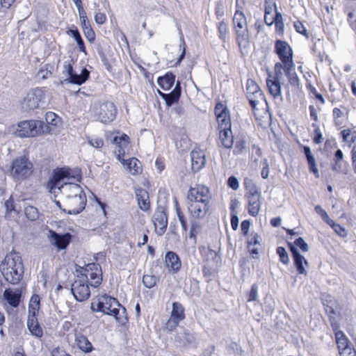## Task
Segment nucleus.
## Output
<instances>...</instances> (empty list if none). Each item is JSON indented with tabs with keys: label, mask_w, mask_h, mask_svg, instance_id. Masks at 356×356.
Listing matches in <instances>:
<instances>
[{
	"label": "nucleus",
	"mask_w": 356,
	"mask_h": 356,
	"mask_svg": "<svg viewBox=\"0 0 356 356\" xmlns=\"http://www.w3.org/2000/svg\"><path fill=\"white\" fill-rule=\"evenodd\" d=\"M250 227V222L248 220H244L241 223V233L243 236H247Z\"/></svg>",
	"instance_id": "nucleus-60"
},
{
	"label": "nucleus",
	"mask_w": 356,
	"mask_h": 356,
	"mask_svg": "<svg viewBox=\"0 0 356 356\" xmlns=\"http://www.w3.org/2000/svg\"><path fill=\"white\" fill-rule=\"evenodd\" d=\"M170 316L165 323V328L168 331H173L185 319V309L179 302H174L172 305Z\"/></svg>",
	"instance_id": "nucleus-13"
},
{
	"label": "nucleus",
	"mask_w": 356,
	"mask_h": 356,
	"mask_svg": "<svg viewBox=\"0 0 356 356\" xmlns=\"http://www.w3.org/2000/svg\"><path fill=\"white\" fill-rule=\"evenodd\" d=\"M65 186L68 188L70 191L74 193V195L72 197H69L67 200V204L70 208L68 213L70 214H78L81 213L85 209L87 203L86 194L77 184L67 185L65 184Z\"/></svg>",
	"instance_id": "nucleus-9"
},
{
	"label": "nucleus",
	"mask_w": 356,
	"mask_h": 356,
	"mask_svg": "<svg viewBox=\"0 0 356 356\" xmlns=\"http://www.w3.org/2000/svg\"><path fill=\"white\" fill-rule=\"evenodd\" d=\"M221 243L220 240H212L208 246H200L199 252L203 262L204 277L211 280L215 276L216 266L220 261Z\"/></svg>",
	"instance_id": "nucleus-4"
},
{
	"label": "nucleus",
	"mask_w": 356,
	"mask_h": 356,
	"mask_svg": "<svg viewBox=\"0 0 356 356\" xmlns=\"http://www.w3.org/2000/svg\"><path fill=\"white\" fill-rule=\"evenodd\" d=\"M175 76L170 72L167 73L165 76L158 79V84L164 90H170L174 85Z\"/></svg>",
	"instance_id": "nucleus-43"
},
{
	"label": "nucleus",
	"mask_w": 356,
	"mask_h": 356,
	"mask_svg": "<svg viewBox=\"0 0 356 356\" xmlns=\"http://www.w3.org/2000/svg\"><path fill=\"white\" fill-rule=\"evenodd\" d=\"M275 48L282 63L286 65L293 64V52L288 43L284 41L277 40L275 42Z\"/></svg>",
	"instance_id": "nucleus-22"
},
{
	"label": "nucleus",
	"mask_w": 356,
	"mask_h": 356,
	"mask_svg": "<svg viewBox=\"0 0 356 356\" xmlns=\"http://www.w3.org/2000/svg\"><path fill=\"white\" fill-rule=\"evenodd\" d=\"M247 297L248 302L256 300L257 297V286L256 284H253L251 286L250 291L248 292Z\"/></svg>",
	"instance_id": "nucleus-58"
},
{
	"label": "nucleus",
	"mask_w": 356,
	"mask_h": 356,
	"mask_svg": "<svg viewBox=\"0 0 356 356\" xmlns=\"http://www.w3.org/2000/svg\"><path fill=\"white\" fill-rule=\"evenodd\" d=\"M79 277H83L92 287L100 286L103 280L102 266L98 263H89L80 270Z\"/></svg>",
	"instance_id": "nucleus-10"
},
{
	"label": "nucleus",
	"mask_w": 356,
	"mask_h": 356,
	"mask_svg": "<svg viewBox=\"0 0 356 356\" xmlns=\"http://www.w3.org/2000/svg\"><path fill=\"white\" fill-rule=\"evenodd\" d=\"M337 347L340 356H356V350L348 338L339 339Z\"/></svg>",
	"instance_id": "nucleus-32"
},
{
	"label": "nucleus",
	"mask_w": 356,
	"mask_h": 356,
	"mask_svg": "<svg viewBox=\"0 0 356 356\" xmlns=\"http://www.w3.org/2000/svg\"><path fill=\"white\" fill-rule=\"evenodd\" d=\"M330 225L334 232L339 236L345 238L347 236V231L346 229L342 227L340 224L335 222L332 219H331L327 223Z\"/></svg>",
	"instance_id": "nucleus-49"
},
{
	"label": "nucleus",
	"mask_w": 356,
	"mask_h": 356,
	"mask_svg": "<svg viewBox=\"0 0 356 356\" xmlns=\"http://www.w3.org/2000/svg\"><path fill=\"white\" fill-rule=\"evenodd\" d=\"M246 97L254 115L257 106L261 100L264 99L263 92L257 82L251 79L247 80L245 86Z\"/></svg>",
	"instance_id": "nucleus-12"
},
{
	"label": "nucleus",
	"mask_w": 356,
	"mask_h": 356,
	"mask_svg": "<svg viewBox=\"0 0 356 356\" xmlns=\"http://www.w3.org/2000/svg\"><path fill=\"white\" fill-rule=\"evenodd\" d=\"M187 197L190 203L209 201V189L203 185H196L189 189Z\"/></svg>",
	"instance_id": "nucleus-19"
},
{
	"label": "nucleus",
	"mask_w": 356,
	"mask_h": 356,
	"mask_svg": "<svg viewBox=\"0 0 356 356\" xmlns=\"http://www.w3.org/2000/svg\"><path fill=\"white\" fill-rule=\"evenodd\" d=\"M27 327L31 334L41 339L44 335L43 329L38 321V316H27Z\"/></svg>",
	"instance_id": "nucleus-33"
},
{
	"label": "nucleus",
	"mask_w": 356,
	"mask_h": 356,
	"mask_svg": "<svg viewBox=\"0 0 356 356\" xmlns=\"http://www.w3.org/2000/svg\"><path fill=\"white\" fill-rule=\"evenodd\" d=\"M294 245L298 247L303 252H307L309 250V246L307 243L301 237H299L294 241Z\"/></svg>",
	"instance_id": "nucleus-56"
},
{
	"label": "nucleus",
	"mask_w": 356,
	"mask_h": 356,
	"mask_svg": "<svg viewBox=\"0 0 356 356\" xmlns=\"http://www.w3.org/2000/svg\"><path fill=\"white\" fill-rule=\"evenodd\" d=\"M342 141L350 147L356 142V130L353 128H346L339 133Z\"/></svg>",
	"instance_id": "nucleus-40"
},
{
	"label": "nucleus",
	"mask_w": 356,
	"mask_h": 356,
	"mask_svg": "<svg viewBox=\"0 0 356 356\" xmlns=\"http://www.w3.org/2000/svg\"><path fill=\"white\" fill-rule=\"evenodd\" d=\"M281 68H275L273 74L268 72L266 78V86L269 94L274 98L277 99L282 97L281 83L280 74Z\"/></svg>",
	"instance_id": "nucleus-16"
},
{
	"label": "nucleus",
	"mask_w": 356,
	"mask_h": 356,
	"mask_svg": "<svg viewBox=\"0 0 356 356\" xmlns=\"http://www.w3.org/2000/svg\"><path fill=\"white\" fill-rule=\"evenodd\" d=\"M165 263L167 268L171 273H178L181 268V261L178 254L173 251L166 252Z\"/></svg>",
	"instance_id": "nucleus-25"
},
{
	"label": "nucleus",
	"mask_w": 356,
	"mask_h": 356,
	"mask_svg": "<svg viewBox=\"0 0 356 356\" xmlns=\"http://www.w3.org/2000/svg\"><path fill=\"white\" fill-rule=\"evenodd\" d=\"M129 145L130 138L126 134H122L121 136L113 138V143L118 147L116 154L117 159L126 168V170L132 175L136 176L143 172V166L141 162L136 157H131L128 159H124L125 151L122 146V143Z\"/></svg>",
	"instance_id": "nucleus-5"
},
{
	"label": "nucleus",
	"mask_w": 356,
	"mask_h": 356,
	"mask_svg": "<svg viewBox=\"0 0 356 356\" xmlns=\"http://www.w3.org/2000/svg\"><path fill=\"white\" fill-rule=\"evenodd\" d=\"M159 94L165 100L166 105L170 106L179 101L181 95L180 87L177 86L175 89L168 94L163 93L159 90Z\"/></svg>",
	"instance_id": "nucleus-38"
},
{
	"label": "nucleus",
	"mask_w": 356,
	"mask_h": 356,
	"mask_svg": "<svg viewBox=\"0 0 356 356\" xmlns=\"http://www.w3.org/2000/svg\"><path fill=\"white\" fill-rule=\"evenodd\" d=\"M40 310V297L33 294L28 305V316H38Z\"/></svg>",
	"instance_id": "nucleus-39"
},
{
	"label": "nucleus",
	"mask_w": 356,
	"mask_h": 356,
	"mask_svg": "<svg viewBox=\"0 0 356 356\" xmlns=\"http://www.w3.org/2000/svg\"><path fill=\"white\" fill-rule=\"evenodd\" d=\"M214 114L216 115V121L218 122V130L219 138L221 139V136L222 133V104L220 102H218L215 106L214 108Z\"/></svg>",
	"instance_id": "nucleus-47"
},
{
	"label": "nucleus",
	"mask_w": 356,
	"mask_h": 356,
	"mask_svg": "<svg viewBox=\"0 0 356 356\" xmlns=\"http://www.w3.org/2000/svg\"><path fill=\"white\" fill-rule=\"evenodd\" d=\"M173 204H174V207H175L177 216L179 220L181 223L182 230L184 232H186L188 230L187 220H186V218L183 211H181L179 203L176 198L174 200Z\"/></svg>",
	"instance_id": "nucleus-45"
},
{
	"label": "nucleus",
	"mask_w": 356,
	"mask_h": 356,
	"mask_svg": "<svg viewBox=\"0 0 356 356\" xmlns=\"http://www.w3.org/2000/svg\"><path fill=\"white\" fill-rule=\"evenodd\" d=\"M312 126L314 128L312 138L314 143L316 145L322 143L323 137L319 126L316 123H312Z\"/></svg>",
	"instance_id": "nucleus-51"
},
{
	"label": "nucleus",
	"mask_w": 356,
	"mask_h": 356,
	"mask_svg": "<svg viewBox=\"0 0 356 356\" xmlns=\"http://www.w3.org/2000/svg\"><path fill=\"white\" fill-rule=\"evenodd\" d=\"M95 22L98 25H102L104 24L107 19L106 15L104 13L98 12L96 13L95 15Z\"/></svg>",
	"instance_id": "nucleus-59"
},
{
	"label": "nucleus",
	"mask_w": 356,
	"mask_h": 356,
	"mask_svg": "<svg viewBox=\"0 0 356 356\" xmlns=\"http://www.w3.org/2000/svg\"><path fill=\"white\" fill-rule=\"evenodd\" d=\"M191 167L194 172L200 171L206 163L205 154L200 147H195L191 152Z\"/></svg>",
	"instance_id": "nucleus-23"
},
{
	"label": "nucleus",
	"mask_w": 356,
	"mask_h": 356,
	"mask_svg": "<svg viewBox=\"0 0 356 356\" xmlns=\"http://www.w3.org/2000/svg\"><path fill=\"white\" fill-rule=\"evenodd\" d=\"M33 163L28 156L24 155L15 158L10 165V176L15 181H24L30 178L33 174Z\"/></svg>",
	"instance_id": "nucleus-7"
},
{
	"label": "nucleus",
	"mask_w": 356,
	"mask_h": 356,
	"mask_svg": "<svg viewBox=\"0 0 356 356\" xmlns=\"http://www.w3.org/2000/svg\"><path fill=\"white\" fill-rule=\"evenodd\" d=\"M24 213L27 219L31 221L37 220L39 217V212L36 207L29 205L24 209Z\"/></svg>",
	"instance_id": "nucleus-50"
},
{
	"label": "nucleus",
	"mask_w": 356,
	"mask_h": 356,
	"mask_svg": "<svg viewBox=\"0 0 356 356\" xmlns=\"http://www.w3.org/2000/svg\"><path fill=\"white\" fill-rule=\"evenodd\" d=\"M70 176L69 169L65 168H57L53 172L52 177L47 184V187L51 193H56V189L61 190L64 188V185L60 182L65 178Z\"/></svg>",
	"instance_id": "nucleus-17"
},
{
	"label": "nucleus",
	"mask_w": 356,
	"mask_h": 356,
	"mask_svg": "<svg viewBox=\"0 0 356 356\" xmlns=\"http://www.w3.org/2000/svg\"><path fill=\"white\" fill-rule=\"evenodd\" d=\"M288 246L291 252L293 264L298 274L307 275V272L305 266H308L307 259L298 252V249L291 243H288Z\"/></svg>",
	"instance_id": "nucleus-21"
},
{
	"label": "nucleus",
	"mask_w": 356,
	"mask_h": 356,
	"mask_svg": "<svg viewBox=\"0 0 356 356\" xmlns=\"http://www.w3.org/2000/svg\"><path fill=\"white\" fill-rule=\"evenodd\" d=\"M75 344L77 348L85 353H91L94 348L88 337L81 333L75 334Z\"/></svg>",
	"instance_id": "nucleus-36"
},
{
	"label": "nucleus",
	"mask_w": 356,
	"mask_h": 356,
	"mask_svg": "<svg viewBox=\"0 0 356 356\" xmlns=\"http://www.w3.org/2000/svg\"><path fill=\"white\" fill-rule=\"evenodd\" d=\"M314 210L318 215H320L325 222L327 223L331 220L327 212L320 205H316L314 207Z\"/></svg>",
	"instance_id": "nucleus-55"
},
{
	"label": "nucleus",
	"mask_w": 356,
	"mask_h": 356,
	"mask_svg": "<svg viewBox=\"0 0 356 356\" xmlns=\"http://www.w3.org/2000/svg\"><path fill=\"white\" fill-rule=\"evenodd\" d=\"M350 154H351V161H352L353 170H354L355 173L356 174V145H355L353 147V149L350 152Z\"/></svg>",
	"instance_id": "nucleus-64"
},
{
	"label": "nucleus",
	"mask_w": 356,
	"mask_h": 356,
	"mask_svg": "<svg viewBox=\"0 0 356 356\" xmlns=\"http://www.w3.org/2000/svg\"><path fill=\"white\" fill-rule=\"evenodd\" d=\"M276 252L279 256L280 262H282L284 265L289 264V257L288 253L286 252L284 247H277L276 249Z\"/></svg>",
	"instance_id": "nucleus-52"
},
{
	"label": "nucleus",
	"mask_w": 356,
	"mask_h": 356,
	"mask_svg": "<svg viewBox=\"0 0 356 356\" xmlns=\"http://www.w3.org/2000/svg\"><path fill=\"white\" fill-rule=\"evenodd\" d=\"M4 207L6 209L5 217L6 218H10L13 214L18 216L21 212L20 209H17L13 195H11L7 200H6Z\"/></svg>",
	"instance_id": "nucleus-42"
},
{
	"label": "nucleus",
	"mask_w": 356,
	"mask_h": 356,
	"mask_svg": "<svg viewBox=\"0 0 356 356\" xmlns=\"http://www.w3.org/2000/svg\"><path fill=\"white\" fill-rule=\"evenodd\" d=\"M245 198L247 201V210L250 216L256 217L261 209V195L257 186L251 180H245Z\"/></svg>",
	"instance_id": "nucleus-8"
},
{
	"label": "nucleus",
	"mask_w": 356,
	"mask_h": 356,
	"mask_svg": "<svg viewBox=\"0 0 356 356\" xmlns=\"http://www.w3.org/2000/svg\"><path fill=\"white\" fill-rule=\"evenodd\" d=\"M238 46L245 47L249 44V34L246 18L243 13L236 12L233 18Z\"/></svg>",
	"instance_id": "nucleus-11"
},
{
	"label": "nucleus",
	"mask_w": 356,
	"mask_h": 356,
	"mask_svg": "<svg viewBox=\"0 0 356 356\" xmlns=\"http://www.w3.org/2000/svg\"><path fill=\"white\" fill-rule=\"evenodd\" d=\"M0 272L8 284H19L24 274V265L19 254L15 251L8 253L0 264Z\"/></svg>",
	"instance_id": "nucleus-3"
},
{
	"label": "nucleus",
	"mask_w": 356,
	"mask_h": 356,
	"mask_svg": "<svg viewBox=\"0 0 356 356\" xmlns=\"http://www.w3.org/2000/svg\"><path fill=\"white\" fill-rule=\"evenodd\" d=\"M46 125L49 126L51 129V126L57 127L61 124V118L55 113L48 111L45 114Z\"/></svg>",
	"instance_id": "nucleus-48"
},
{
	"label": "nucleus",
	"mask_w": 356,
	"mask_h": 356,
	"mask_svg": "<svg viewBox=\"0 0 356 356\" xmlns=\"http://www.w3.org/2000/svg\"><path fill=\"white\" fill-rule=\"evenodd\" d=\"M349 109L341 105L339 107H334L332 109V118L334 124L336 127H341L348 118Z\"/></svg>",
	"instance_id": "nucleus-31"
},
{
	"label": "nucleus",
	"mask_w": 356,
	"mask_h": 356,
	"mask_svg": "<svg viewBox=\"0 0 356 356\" xmlns=\"http://www.w3.org/2000/svg\"><path fill=\"white\" fill-rule=\"evenodd\" d=\"M293 26L297 32H298L299 33H300L306 37H308L307 33V29L301 22H300V21L294 22Z\"/></svg>",
	"instance_id": "nucleus-57"
},
{
	"label": "nucleus",
	"mask_w": 356,
	"mask_h": 356,
	"mask_svg": "<svg viewBox=\"0 0 356 356\" xmlns=\"http://www.w3.org/2000/svg\"><path fill=\"white\" fill-rule=\"evenodd\" d=\"M331 169L336 173L347 175L350 170V165L344 159V155L341 149H337L333 154L331 160Z\"/></svg>",
	"instance_id": "nucleus-18"
},
{
	"label": "nucleus",
	"mask_w": 356,
	"mask_h": 356,
	"mask_svg": "<svg viewBox=\"0 0 356 356\" xmlns=\"http://www.w3.org/2000/svg\"><path fill=\"white\" fill-rule=\"evenodd\" d=\"M89 143L95 148H102L104 145V140L101 138H92L89 140Z\"/></svg>",
	"instance_id": "nucleus-63"
},
{
	"label": "nucleus",
	"mask_w": 356,
	"mask_h": 356,
	"mask_svg": "<svg viewBox=\"0 0 356 356\" xmlns=\"http://www.w3.org/2000/svg\"><path fill=\"white\" fill-rule=\"evenodd\" d=\"M157 282V277L152 275H145L143 277V283L147 288L154 287Z\"/></svg>",
	"instance_id": "nucleus-53"
},
{
	"label": "nucleus",
	"mask_w": 356,
	"mask_h": 356,
	"mask_svg": "<svg viewBox=\"0 0 356 356\" xmlns=\"http://www.w3.org/2000/svg\"><path fill=\"white\" fill-rule=\"evenodd\" d=\"M22 296V291L20 289L8 288L5 289L3 298L10 307L16 308L20 304Z\"/></svg>",
	"instance_id": "nucleus-24"
},
{
	"label": "nucleus",
	"mask_w": 356,
	"mask_h": 356,
	"mask_svg": "<svg viewBox=\"0 0 356 356\" xmlns=\"http://www.w3.org/2000/svg\"><path fill=\"white\" fill-rule=\"evenodd\" d=\"M227 186L234 191L237 190L239 187L238 179L234 176L229 177L227 180Z\"/></svg>",
	"instance_id": "nucleus-62"
},
{
	"label": "nucleus",
	"mask_w": 356,
	"mask_h": 356,
	"mask_svg": "<svg viewBox=\"0 0 356 356\" xmlns=\"http://www.w3.org/2000/svg\"><path fill=\"white\" fill-rule=\"evenodd\" d=\"M210 209L209 201L190 203L188 210L193 217L202 218Z\"/></svg>",
	"instance_id": "nucleus-27"
},
{
	"label": "nucleus",
	"mask_w": 356,
	"mask_h": 356,
	"mask_svg": "<svg viewBox=\"0 0 356 356\" xmlns=\"http://www.w3.org/2000/svg\"><path fill=\"white\" fill-rule=\"evenodd\" d=\"M81 28L88 42L94 44L96 40V33L91 26L90 21L80 24Z\"/></svg>",
	"instance_id": "nucleus-41"
},
{
	"label": "nucleus",
	"mask_w": 356,
	"mask_h": 356,
	"mask_svg": "<svg viewBox=\"0 0 356 356\" xmlns=\"http://www.w3.org/2000/svg\"><path fill=\"white\" fill-rule=\"evenodd\" d=\"M247 237V248L254 258L259 254V247H261V238L257 232H251Z\"/></svg>",
	"instance_id": "nucleus-29"
},
{
	"label": "nucleus",
	"mask_w": 356,
	"mask_h": 356,
	"mask_svg": "<svg viewBox=\"0 0 356 356\" xmlns=\"http://www.w3.org/2000/svg\"><path fill=\"white\" fill-rule=\"evenodd\" d=\"M73 236L69 233L60 234L49 229L48 239L51 245L58 250H65L72 241Z\"/></svg>",
	"instance_id": "nucleus-15"
},
{
	"label": "nucleus",
	"mask_w": 356,
	"mask_h": 356,
	"mask_svg": "<svg viewBox=\"0 0 356 356\" xmlns=\"http://www.w3.org/2000/svg\"><path fill=\"white\" fill-rule=\"evenodd\" d=\"M51 131L42 120H26L18 122L15 134L19 138H35L50 134Z\"/></svg>",
	"instance_id": "nucleus-6"
},
{
	"label": "nucleus",
	"mask_w": 356,
	"mask_h": 356,
	"mask_svg": "<svg viewBox=\"0 0 356 356\" xmlns=\"http://www.w3.org/2000/svg\"><path fill=\"white\" fill-rule=\"evenodd\" d=\"M327 312L330 325L334 333L336 343L339 342V339H341L343 338H348L346 334L339 330V323L332 316V315L335 314L334 309L330 307L329 312Z\"/></svg>",
	"instance_id": "nucleus-37"
},
{
	"label": "nucleus",
	"mask_w": 356,
	"mask_h": 356,
	"mask_svg": "<svg viewBox=\"0 0 356 356\" xmlns=\"http://www.w3.org/2000/svg\"><path fill=\"white\" fill-rule=\"evenodd\" d=\"M263 168L261 171V175L263 179H267L269 175V165L266 159L263 162Z\"/></svg>",
	"instance_id": "nucleus-61"
},
{
	"label": "nucleus",
	"mask_w": 356,
	"mask_h": 356,
	"mask_svg": "<svg viewBox=\"0 0 356 356\" xmlns=\"http://www.w3.org/2000/svg\"><path fill=\"white\" fill-rule=\"evenodd\" d=\"M71 291L74 298L79 302L85 301L90 296V290L88 282L79 275L72 283Z\"/></svg>",
	"instance_id": "nucleus-14"
},
{
	"label": "nucleus",
	"mask_w": 356,
	"mask_h": 356,
	"mask_svg": "<svg viewBox=\"0 0 356 356\" xmlns=\"http://www.w3.org/2000/svg\"><path fill=\"white\" fill-rule=\"evenodd\" d=\"M300 147L302 149L305 155L308 163L309 171L314 175L315 178H319L320 173L317 167V163L314 156L312 153L310 147L302 145H300Z\"/></svg>",
	"instance_id": "nucleus-30"
},
{
	"label": "nucleus",
	"mask_w": 356,
	"mask_h": 356,
	"mask_svg": "<svg viewBox=\"0 0 356 356\" xmlns=\"http://www.w3.org/2000/svg\"><path fill=\"white\" fill-rule=\"evenodd\" d=\"M67 70L70 81L72 83L81 85L89 78L90 72L87 68H82L79 74L76 73L74 68H67Z\"/></svg>",
	"instance_id": "nucleus-35"
},
{
	"label": "nucleus",
	"mask_w": 356,
	"mask_h": 356,
	"mask_svg": "<svg viewBox=\"0 0 356 356\" xmlns=\"http://www.w3.org/2000/svg\"><path fill=\"white\" fill-rule=\"evenodd\" d=\"M240 129V123L237 120L232 122L228 109L224 107V147L233 148L234 155L242 154L247 149L245 136L237 133Z\"/></svg>",
	"instance_id": "nucleus-1"
},
{
	"label": "nucleus",
	"mask_w": 356,
	"mask_h": 356,
	"mask_svg": "<svg viewBox=\"0 0 356 356\" xmlns=\"http://www.w3.org/2000/svg\"><path fill=\"white\" fill-rule=\"evenodd\" d=\"M155 232L159 235H163L168 226V216L165 209L163 207H158L155 211L152 219Z\"/></svg>",
	"instance_id": "nucleus-20"
},
{
	"label": "nucleus",
	"mask_w": 356,
	"mask_h": 356,
	"mask_svg": "<svg viewBox=\"0 0 356 356\" xmlns=\"http://www.w3.org/2000/svg\"><path fill=\"white\" fill-rule=\"evenodd\" d=\"M91 309L93 312H102L104 314L113 316L120 324H125L127 321V311L117 298L107 294L97 296L92 299Z\"/></svg>",
	"instance_id": "nucleus-2"
},
{
	"label": "nucleus",
	"mask_w": 356,
	"mask_h": 356,
	"mask_svg": "<svg viewBox=\"0 0 356 356\" xmlns=\"http://www.w3.org/2000/svg\"><path fill=\"white\" fill-rule=\"evenodd\" d=\"M201 229L202 227L199 222L196 221H193L191 222L188 233V238L194 245L197 243V236L200 234Z\"/></svg>",
	"instance_id": "nucleus-46"
},
{
	"label": "nucleus",
	"mask_w": 356,
	"mask_h": 356,
	"mask_svg": "<svg viewBox=\"0 0 356 356\" xmlns=\"http://www.w3.org/2000/svg\"><path fill=\"white\" fill-rule=\"evenodd\" d=\"M66 33L74 38V41L77 44L78 49L80 52L83 53L84 55H88V51L86 47L85 42L81 35L77 27L74 25H72V27L66 31Z\"/></svg>",
	"instance_id": "nucleus-34"
},
{
	"label": "nucleus",
	"mask_w": 356,
	"mask_h": 356,
	"mask_svg": "<svg viewBox=\"0 0 356 356\" xmlns=\"http://www.w3.org/2000/svg\"><path fill=\"white\" fill-rule=\"evenodd\" d=\"M134 192L139 208L143 211H149L151 208L149 193L141 187L136 188Z\"/></svg>",
	"instance_id": "nucleus-28"
},
{
	"label": "nucleus",
	"mask_w": 356,
	"mask_h": 356,
	"mask_svg": "<svg viewBox=\"0 0 356 356\" xmlns=\"http://www.w3.org/2000/svg\"><path fill=\"white\" fill-rule=\"evenodd\" d=\"M116 114L115 106L113 103H107L102 107L99 118L104 124H108L115 119Z\"/></svg>",
	"instance_id": "nucleus-26"
},
{
	"label": "nucleus",
	"mask_w": 356,
	"mask_h": 356,
	"mask_svg": "<svg viewBox=\"0 0 356 356\" xmlns=\"http://www.w3.org/2000/svg\"><path fill=\"white\" fill-rule=\"evenodd\" d=\"M270 15V12H267L266 15L264 17V21L265 23L268 26H271L273 24L283 22L282 15L280 13H279L277 9L275 8V15L274 17V19H270V22H268V15Z\"/></svg>",
	"instance_id": "nucleus-54"
},
{
	"label": "nucleus",
	"mask_w": 356,
	"mask_h": 356,
	"mask_svg": "<svg viewBox=\"0 0 356 356\" xmlns=\"http://www.w3.org/2000/svg\"><path fill=\"white\" fill-rule=\"evenodd\" d=\"M286 76L288 78L289 83L294 88L295 90H298L300 89V80L298 77L295 68H282Z\"/></svg>",
	"instance_id": "nucleus-44"
}]
</instances>
